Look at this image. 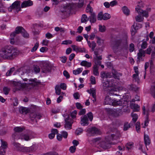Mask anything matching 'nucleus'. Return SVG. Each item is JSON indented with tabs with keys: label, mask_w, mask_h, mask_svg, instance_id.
<instances>
[{
	"label": "nucleus",
	"mask_w": 155,
	"mask_h": 155,
	"mask_svg": "<svg viewBox=\"0 0 155 155\" xmlns=\"http://www.w3.org/2000/svg\"><path fill=\"white\" fill-rule=\"evenodd\" d=\"M27 83H21L19 82H14L13 85L14 87V91L23 90L26 87L31 88L34 86L40 84L41 82L37 81L36 79H30Z\"/></svg>",
	"instance_id": "1"
},
{
	"label": "nucleus",
	"mask_w": 155,
	"mask_h": 155,
	"mask_svg": "<svg viewBox=\"0 0 155 155\" xmlns=\"http://www.w3.org/2000/svg\"><path fill=\"white\" fill-rule=\"evenodd\" d=\"M18 53L11 45L6 46L2 48L0 51V56L4 59L11 60L13 59Z\"/></svg>",
	"instance_id": "2"
},
{
	"label": "nucleus",
	"mask_w": 155,
	"mask_h": 155,
	"mask_svg": "<svg viewBox=\"0 0 155 155\" xmlns=\"http://www.w3.org/2000/svg\"><path fill=\"white\" fill-rule=\"evenodd\" d=\"M128 35L125 33L121 37V38L115 40L112 44L111 46L114 53L117 52L119 49H122L126 45Z\"/></svg>",
	"instance_id": "3"
},
{
	"label": "nucleus",
	"mask_w": 155,
	"mask_h": 155,
	"mask_svg": "<svg viewBox=\"0 0 155 155\" xmlns=\"http://www.w3.org/2000/svg\"><path fill=\"white\" fill-rule=\"evenodd\" d=\"M84 0H79V3L78 4L73 3L66 4L64 6V12H70L71 10L75 8L77 6L78 8L82 7L84 5Z\"/></svg>",
	"instance_id": "4"
},
{
	"label": "nucleus",
	"mask_w": 155,
	"mask_h": 155,
	"mask_svg": "<svg viewBox=\"0 0 155 155\" xmlns=\"http://www.w3.org/2000/svg\"><path fill=\"white\" fill-rule=\"evenodd\" d=\"M63 115L65 118L64 121L65 123L64 124L65 128L68 130L71 129L72 124L73 123L72 119L70 118V117L69 115H67V114H64Z\"/></svg>",
	"instance_id": "5"
},
{
	"label": "nucleus",
	"mask_w": 155,
	"mask_h": 155,
	"mask_svg": "<svg viewBox=\"0 0 155 155\" xmlns=\"http://www.w3.org/2000/svg\"><path fill=\"white\" fill-rule=\"evenodd\" d=\"M20 1H16L14 2L12 5L8 8L9 12L12 11L13 10L14 12L15 13H17L19 11L21 10L20 7Z\"/></svg>",
	"instance_id": "6"
},
{
	"label": "nucleus",
	"mask_w": 155,
	"mask_h": 155,
	"mask_svg": "<svg viewBox=\"0 0 155 155\" xmlns=\"http://www.w3.org/2000/svg\"><path fill=\"white\" fill-rule=\"evenodd\" d=\"M31 71V70L30 69V68L28 66H24L17 70L14 74V75L18 73L20 75H22L24 73H27L28 74L30 73Z\"/></svg>",
	"instance_id": "7"
},
{
	"label": "nucleus",
	"mask_w": 155,
	"mask_h": 155,
	"mask_svg": "<svg viewBox=\"0 0 155 155\" xmlns=\"http://www.w3.org/2000/svg\"><path fill=\"white\" fill-rule=\"evenodd\" d=\"M107 112L110 114L115 117H117L121 114V110L115 109H106Z\"/></svg>",
	"instance_id": "8"
},
{
	"label": "nucleus",
	"mask_w": 155,
	"mask_h": 155,
	"mask_svg": "<svg viewBox=\"0 0 155 155\" xmlns=\"http://www.w3.org/2000/svg\"><path fill=\"white\" fill-rule=\"evenodd\" d=\"M87 132L91 136H94L100 134L99 130L95 127H91V128H88L87 129Z\"/></svg>",
	"instance_id": "9"
},
{
	"label": "nucleus",
	"mask_w": 155,
	"mask_h": 155,
	"mask_svg": "<svg viewBox=\"0 0 155 155\" xmlns=\"http://www.w3.org/2000/svg\"><path fill=\"white\" fill-rule=\"evenodd\" d=\"M43 66L41 67L42 72L46 73L51 71V66L49 62H45L43 64Z\"/></svg>",
	"instance_id": "10"
},
{
	"label": "nucleus",
	"mask_w": 155,
	"mask_h": 155,
	"mask_svg": "<svg viewBox=\"0 0 155 155\" xmlns=\"http://www.w3.org/2000/svg\"><path fill=\"white\" fill-rule=\"evenodd\" d=\"M37 148V146L35 144H33L30 147H24L23 152H34L36 150Z\"/></svg>",
	"instance_id": "11"
},
{
	"label": "nucleus",
	"mask_w": 155,
	"mask_h": 155,
	"mask_svg": "<svg viewBox=\"0 0 155 155\" xmlns=\"http://www.w3.org/2000/svg\"><path fill=\"white\" fill-rule=\"evenodd\" d=\"M146 51L142 49L139 50V52L137 54V61L140 62V61L143 60L142 57H144L145 55Z\"/></svg>",
	"instance_id": "12"
},
{
	"label": "nucleus",
	"mask_w": 155,
	"mask_h": 155,
	"mask_svg": "<svg viewBox=\"0 0 155 155\" xmlns=\"http://www.w3.org/2000/svg\"><path fill=\"white\" fill-rule=\"evenodd\" d=\"M115 143H113L112 142L109 141H102L100 144V146L101 147L104 149H107L109 148L110 144H114Z\"/></svg>",
	"instance_id": "13"
},
{
	"label": "nucleus",
	"mask_w": 155,
	"mask_h": 155,
	"mask_svg": "<svg viewBox=\"0 0 155 155\" xmlns=\"http://www.w3.org/2000/svg\"><path fill=\"white\" fill-rule=\"evenodd\" d=\"M103 86L104 87V90L105 91H116L117 90V89L116 88H110L109 82L107 81L103 83Z\"/></svg>",
	"instance_id": "14"
},
{
	"label": "nucleus",
	"mask_w": 155,
	"mask_h": 155,
	"mask_svg": "<svg viewBox=\"0 0 155 155\" xmlns=\"http://www.w3.org/2000/svg\"><path fill=\"white\" fill-rule=\"evenodd\" d=\"M23 139L22 135L21 134L16 132H14L12 135V141H15L16 140L18 139Z\"/></svg>",
	"instance_id": "15"
},
{
	"label": "nucleus",
	"mask_w": 155,
	"mask_h": 155,
	"mask_svg": "<svg viewBox=\"0 0 155 155\" xmlns=\"http://www.w3.org/2000/svg\"><path fill=\"white\" fill-rule=\"evenodd\" d=\"M12 144L15 147V149L18 151L23 152L24 146H21L20 143L16 142L15 141H12Z\"/></svg>",
	"instance_id": "16"
},
{
	"label": "nucleus",
	"mask_w": 155,
	"mask_h": 155,
	"mask_svg": "<svg viewBox=\"0 0 155 155\" xmlns=\"http://www.w3.org/2000/svg\"><path fill=\"white\" fill-rule=\"evenodd\" d=\"M24 31V29L21 26H18L15 28V31L11 33V36L15 35L17 34L21 33L22 34L23 31Z\"/></svg>",
	"instance_id": "17"
},
{
	"label": "nucleus",
	"mask_w": 155,
	"mask_h": 155,
	"mask_svg": "<svg viewBox=\"0 0 155 155\" xmlns=\"http://www.w3.org/2000/svg\"><path fill=\"white\" fill-rule=\"evenodd\" d=\"M81 124L83 126L87 125L89 124L88 119L86 115L81 117Z\"/></svg>",
	"instance_id": "18"
},
{
	"label": "nucleus",
	"mask_w": 155,
	"mask_h": 155,
	"mask_svg": "<svg viewBox=\"0 0 155 155\" xmlns=\"http://www.w3.org/2000/svg\"><path fill=\"white\" fill-rule=\"evenodd\" d=\"M33 4V2L30 0L25 1L21 3V7L22 8H25L31 6Z\"/></svg>",
	"instance_id": "19"
},
{
	"label": "nucleus",
	"mask_w": 155,
	"mask_h": 155,
	"mask_svg": "<svg viewBox=\"0 0 155 155\" xmlns=\"http://www.w3.org/2000/svg\"><path fill=\"white\" fill-rule=\"evenodd\" d=\"M89 21L91 23H94L96 21V16L95 14L94 13H92L90 14V16L88 17Z\"/></svg>",
	"instance_id": "20"
},
{
	"label": "nucleus",
	"mask_w": 155,
	"mask_h": 155,
	"mask_svg": "<svg viewBox=\"0 0 155 155\" xmlns=\"http://www.w3.org/2000/svg\"><path fill=\"white\" fill-rule=\"evenodd\" d=\"M112 74L113 78L115 79H119L120 76H121L122 74L118 72L115 69H113L112 71Z\"/></svg>",
	"instance_id": "21"
},
{
	"label": "nucleus",
	"mask_w": 155,
	"mask_h": 155,
	"mask_svg": "<svg viewBox=\"0 0 155 155\" xmlns=\"http://www.w3.org/2000/svg\"><path fill=\"white\" fill-rule=\"evenodd\" d=\"M144 5L143 3L142 2H139V5H138L137 7L136 8V11L137 12H142V10H143L142 9Z\"/></svg>",
	"instance_id": "22"
},
{
	"label": "nucleus",
	"mask_w": 155,
	"mask_h": 155,
	"mask_svg": "<svg viewBox=\"0 0 155 155\" xmlns=\"http://www.w3.org/2000/svg\"><path fill=\"white\" fill-rule=\"evenodd\" d=\"M113 100L111 99L109 96L106 97L104 102L105 104H112Z\"/></svg>",
	"instance_id": "23"
},
{
	"label": "nucleus",
	"mask_w": 155,
	"mask_h": 155,
	"mask_svg": "<svg viewBox=\"0 0 155 155\" xmlns=\"http://www.w3.org/2000/svg\"><path fill=\"white\" fill-rule=\"evenodd\" d=\"M120 136V133L119 132H117L114 134H112L110 135V139L112 140H116L119 138Z\"/></svg>",
	"instance_id": "24"
},
{
	"label": "nucleus",
	"mask_w": 155,
	"mask_h": 155,
	"mask_svg": "<svg viewBox=\"0 0 155 155\" xmlns=\"http://www.w3.org/2000/svg\"><path fill=\"white\" fill-rule=\"evenodd\" d=\"M144 143L146 146L149 145L150 143V140L149 136L147 135L144 134Z\"/></svg>",
	"instance_id": "25"
},
{
	"label": "nucleus",
	"mask_w": 155,
	"mask_h": 155,
	"mask_svg": "<svg viewBox=\"0 0 155 155\" xmlns=\"http://www.w3.org/2000/svg\"><path fill=\"white\" fill-rule=\"evenodd\" d=\"M111 74L109 73H106L104 72H101V77L102 78H111Z\"/></svg>",
	"instance_id": "26"
},
{
	"label": "nucleus",
	"mask_w": 155,
	"mask_h": 155,
	"mask_svg": "<svg viewBox=\"0 0 155 155\" xmlns=\"http://www.w3.org/2000/svg\"><path fill=\"white\" fill-rule=\"evenodd\" d=\"M130 105L131 108L134 110V111L137 112L139 111L140 107L137 104L132 103Z\"/></svg>",
	"instance_id": "27"
},
{
	"label": "nucleus",
	"mask_w": 155,
	"mask_h": 155,
	"mask_svg": "<svg viewBox=\"0 0 155 155\" xmlns=\"http://www.w3.org/2000/svg\"><path fill=\"white\" fill-rule=\"evenodd\" d=\"M80 64L82 66H84L87 67H90L92 65L91 62H88L86 61H82L81 62Z\"/></svg>",
	"instance_id": "28"
},
{
	"label": "nucleus",
	"mask_w": 155,
	"mask_h": 155,
	"mask_svg": "<svg viewBox=\"0 0 155 155\" xmlns=\"http://www.w3.org/2000/svg\"><path fill=\"white\" fill-rule=\"evenodd\" d=\"M25 128L24 127H17L14 128V131L15 132L18 133L23 131L24 130H25Z\"/></svg>",
	"instance_id": "29"
},
{
	"label": "nucleus",
	"mask_w": 155,
	"mask_h": 155,
	"mask_svg": "<svg viewBox=\"0 0 155 155\" xmlns=\"http://www.w3.org/2000/svg\"><path fill=\"white\" fill-rule=\"evenodd\" d=\"M122 10L123 12L126 15H128L130 13V11L128 8L124 6L122 8Z\"/></svg>",
	"instance_id": "30"
},
{
	"label": "nucleus",
	"mask_w": 155,
	"mask_h": 155,
	"mask_svg": "<svg viewBox=\"0 0 155 155\" xmlns=\"http://www.w3.org/2000/svg\"><path fill=\"white\" fill-rule=\"evenodd\" d=\"M133 124L131 123L128 124L127 122H125L124 123V130H127L129 128H130L131 126H132Z\"/></svg>",
	"instance_id": "31"
},
{
	"label": "nucleus",
	"mask_w": 155,
	"mask_h": 155,
	"mask_svg": "<svg viewBox=\"0 0 155 155\" xmlns=\"http://www.w3.org/2000/svg\"><path fill=\"white\" fill-rule=\"evenodd\" d=\"M122 105V102L120 100L117 101L116 100H113L112 103V105L114 106H121Z\"/></svg>",
	"instance_id": "32"
},
{
	"label": "nucleus",
	"mask_w": 155,
	"mask_h": 155,
	"mask_svg": "<svg viewBox=\"0 0 155 155\" xmlns=\"http://www.w3.org/2000/svg\"><path fill=\"white\" fill-rule=\"evenodd\" d=\"M99 67L97 64H95L93 67V73L96 76H98L99 75V73L98 71Z\"/></svg>",
	"instance_id": "33"
},
{
	"label": "nucleus",
	"mask_w": 155,
	"mask_h": 155,
	"mask_svg": "<svg viewBox=\"0 0 155 155\" xmlns=\"http://www.w3.org/2000/svg\"><path fill=\"white\" fill-rule=\"evenodd\" d=\"M147 113L145 117V120L144 122V126L143 127H145L148 126V124L149 123V120L148 119V114L149 113V110H147L146 111Z\"/></svg>",
	"instance_id": "34"
},
{
	"label": "nucleus",
	"mask_w": 155,
	"mask_h": 155,
	"mask_svg": "<svg viewBox=\"0 0 155 155\" xmlns=\"http://www.w3.org/2000/svg\"><path fill=\"white\" fill-rule=\"evenodd\" d=\"M129 88L130 90L133 91H138L139 88L137 87L134 84H131L129 85Z\"/></svg>",
	"instance_id": "35"
},
{
	"label": "nucleus",
	"mask_w": 155,
	"mask_h": 155,
	"mask_svg": "<svg viewBox=\"0 0 155 155\" xmlns=\"http://www.w3.org/2000/svg\"><path fill=\"white\" fill-rule=\"evenodd\" d=\"M87 91L90 94H92V96L94 98L96 97V89L94 88H91L90 89V91L89 90H87Z\"/></svg>",
	"instance_id": "36"
},
{
	"label": "nucleus",
	"mask_w": 155,
	"mask_h": 155,
	"mask_svg": "<svg viewBox=\"0 0 155 155\" xmlns=\"http://www.w3.org/2000/svg\"><path fill=\"white\" fill-rule=\"evenodd\" d=\"M91 2L90 3L87 5L86 9V12L89 13L90 14L92 13H93V9L90 5V3H91Z\"/></svg>",
	"instance_id": "37"
},
{
	"label": "nucleus",
	"mask_w": 155,
	"mask_h": 155,
	"mask_svg": "<svg viewBox=\"0 0 155 155\" xmlns=\"http://www.w3.org/2000/svg\"><path fill=\"white\" fill-rule=\"evenodd\" d=\"M134 146V143L133 142H130L127 143L126 145V148L129 151L131 150Z\"/></svg>",
	"instance_id": "38"
},
{
	"label": "nucleus",
	"mask_w": 155,
	"mask_h": 155,
	"mask_svg": "<svg viewBox=\"0 0 155 155\" xmlns=\"http://www.w3.org/2000/svg\"><path fill=\"white\" fill-rule=\"evenodd\" d=\"M131 116L132 117V121L133 123L134 124L137 121L138 119V115L136 114L132 113L131 114Z\"/></svg>",
	"instance_id": "39"
},
{
	"label": "nucleus",
	"mask_w": 155,
	"mask_h": 155,
	"mask_svg": "<svg viewBox=\"0 0 155 155\" xmlns=\"http://www.w3.org/2000/svg\"><path fill=\"white\" fill-rule=\"evenodd\" d=\"M55 93L57 95H60L61 94V89L59 85H56L55 87Z\"/></svg>",
	"instance_id": "40"
},
{
	"label": "nucleus",
	"mask_w": 155,
	"mask_h": 155,
	"mask_svg": "<svg viewBox=\"0 0 155 155\" xmlns=\"http://www.w3.org/2000/svg\"><path fill=\"white\" fill-rule=\"evenodd\" d=\"M20 112L21 114H27L28 112V110L25 107H21L19 109Z\"/></svg>",
	"instance_id": "41"
},
{
	"label": "nucleus",
	"mask_w": 155,
	"mask_h": 155,
	"mask_svg": "<svg viewBox=\"0 0 155 155\" xmlns=\"http://www.w3.org/2000/svg\"><path fill=\"white\" fill-rule=\"evenodd\" d=\"M89 20L88 18L85 14L82 15L81 17V22L82 23L88 21Z\"/></svg>",
	"instance_id": "42"
},
{
	"label": "nucleus",
	"mask_w": 155,
	"mask_h": 155,
	"mask_svg": "<svg viewBox=\"0 0 155 155\" xmlns=\"http://www.w3.org/2000/svg\"><path fill=\"white\" fill-rule=\"evenodd\" d=\"M154 85L151 86V94L153 97H155V82H153Z\"/></svg>",
	"instance_id": "43"
},
{
	"label": "nucleus",
	"mask_w": 155,
	"mask_h": 155,
	"mask_svg": "<svg viewBox=\"0 0 155 155\" xmlns=\"http://www.w3.org/2000/svg\"><path fill=\"white\" fill-rule=\"evenodd\" d=\"M107 81L109 82L110 88H111L112 87H113L115 86L114 83L115 80L114 79L110 80H108Z\"/></svg>",
	"instance_id": "44"
},
{
	"label": "nucleus",
	"mask_w": 155,
	"mask_h": 155,
	"mask_svg": "<svg viewBox=\"0 0 155 155\" xmlns=\"http://www.w3.org/2000/svg\"><path fill=\"white\" fill-rule=\"evenodd\" d=\"M133 81L135 82H137L138 83L139 82L140 80L138 78V74H134L133 75Z\"/></svg>",
	"instance_id": "45"
},
{
	"label": "nucleus",
	"mask_w": 155,
	"mask_h": 155,
	"mask_svg": "<svg viewBox=\"0 0 155 155\" xmlns=\"http://www.w3.org/2000/svg\"><path fill=\"white\" fill-rule=\"evenodd\" d=\"M15 70V68L12 67L8 70L6 74V75L7 76H10L12 74V73Z\"/></svg>",
	"instance_id": "46"
},
{
	"label": "nucleus",
	"mask_w": 155,
	"mask_h": 155,
	"mask_svg": "<svg viewBox=\"0 0 155 155\" xmlns=\"http://www.w3.org/2000/svg\"><path fill=\"white\" fill-rule=\"evenodd\" d=\"M131 32V34L132 35H135L137 31L135 27H134V25H133L131 28L130 30Z\"/></svg>",
	"instance_id": "47"
},
{
	"label": "nucleus",
	"mask_w": 155,
	"mask_h": 155,
	"mask_svg": "<svg viewBox=\"0 0 155 155\" xmlns=\"http://www.w3.org/2000/svg\"><path fill=\"white\" fill-rule=\"evenodd\" d=\"M135 18L136 21L139 22H141L143 20V18L140 15H138L136 16Z\"/></svg>",
	"instance_id": "48"
},
{
	"label": "nucleus",
	"mask_w": 155,
	"mask_h": 155,
	"mask_svg": "<svg viewBox=\"0 0 155 155\" xmlns=\"http://www.w3.org/2000/svg\"><path fill=\"white\" fill-rule=\"evenodd\" d=\"M142 12H137L140 15H143V16L147 18L148 17V13L147 11H143L142 10Z\"/></svg>",
	"instance_id": "49"
},
{
	"label": "nucleus",
	"mask_w": 155,
	"mask_h": 155,
	"mask_svg": "<svg viewBox=\"0 0 155 155\" xmlns=\"http://www.w3.org/2000/svg\"><path fill=\"white\" fill-rule=\"evenodd\" d=\"M10 88L6 87H4L3 89L4 94L5 95H7L9 93L10 91Z\"/></svg>",
	"instance_id": "50"
},
{
	"label": "nucleus",
	"mask_w": 155,
	"mask_h": 155,
	"mask_svg": "<svg viewBox=\"0 0 155 155\" xmlns=\"http://www.w3.org/2000/svg\"><path fill=\"white\" fill-rule=\"evenodd\" d=\"M154 47H153L152 46H149L147 49V54H150L151 53V51L154 50Z\"/></svg>",
	"instance_id": "51"
},
{
	"label": "nucleus",
	"mask_w": 155,
	"mask_h": 155,
	"mask_svg": "<svg viewBox=\"0 0 155 155\" xmlns=\"http://www.w3.org/2000/svg\"><path fill=\"white\" fill-rule=\"evenodd\" d=\"M82 70V68H78L77 70L73 71V73L75 75H77L81 73Z\"/></svg>",
	"instance_id": "52"
},
{
	"label": "nucleus",
	"mask_w": 155,
	"mask_h": 155,
	"mask_svg": "<svg viewBox=\"0 0 155 155\" xmlns=\"http://www.w3.org/2000/svg\"><path fill=\"white\" fill-rule=\"evenodd\" d=\"M85 51V49L84 48H81L80 47H79L77 46V48H76V50L75 51L77 52H84Z\"/></svg>",
	"instance_id": "53"
},
{
	"label": "nucleus",
	"mask_w": 155,
	"mask_h": 155,
	"mask_svg": "<svg viewBox=\"0 0 155 155\" xmlns=\"http://www.w3.org/2000/svg\"><path fill=\"white\" fill-rule=\"evenodd\" d=\"M99 31L101 32H104L106 30V27L105 26H102L101 25H99Z\"/></svg>",
	"instance_id": "54"
},
{
	"label": "nucleus",
	"mask_w": 155,
	"mask_h": 155,
	"mask_svg": "<svg viewBox=\"0 0 155 155\" xmlns=\"http://www.w3.org/2000/svg\"><path fill=\"white\" fill-rule=\"evenodd\" d=\"M103 20H108L110 18V15L107 13H105L103 14Z\"/></svg>",
	"instance_id": "55"
},
{
	"label": "nucleus",
	"mask_w": 155,
	"mask_h": 155,
	"mask_svg": "<svg viewBox=\"0 0 155 155\" xmlns=\"http://www.w3.org/2000/svg\"><path fill=\"white\" fill-rule=\"evenodd\" d=\"M33 68L35 71L36 73H39L40 72V68L37 65H34Z\"/></svg>",
	"instance_id": "56"
},
{
	"label": "nucleus",
	"mask_w": 155,
	"mask_h": 155,
	"mask_svg": "<svg viewBox=\"0 0 155 155\" xmlns=\"http://www.w3.org/2000/svg\"><path fill=\"white\" fill-rule=\"evenodd\" d=\"M147 45V42L145 41H143L142 42V44L141 45V48L143 50V49H144L146 48Z\"/></svg>",
	"instance_id": "57"
},
{
	"label": "nucleus",
	"mask_w": 155,
	"mask_h": 155,
	"mask_svg": "<svg viewBox=\"0 0 155 155\" xmlns=\"http://www.w3.org/2000/svg\"><path fill=\"white\" fill-rule=\"evenodd\" d=\"M103 15L102 12H100L98 14L97 19L98 20H101L103 19Z\"/></svg>",
	"instance_id": "58"
},
{
	"label": "nucleus",
	"mask_w": 155,
	"mask_h": 155,
	"mask_svg": "<svg viewBox=\"0 0 155 155\" xmlns=\"http://www.w3.org/2000/svg\"><path fill=\"white\" fill-rule=\"evenodd\" d=\"M39 46V43H38L37 42L34 46L32 48L31 50V51L32 52H34L38 48Z\"/></svg>",
	"instance_id": "59"
},
{
	"label": "nucleus",
	"mask_w": 155,
	"mask_h": 155,
	"mask_svg": "<svg viewBox=\"0 0 155 155\" xmlns=\"http://www.w3.org/2000/svg\"><path fill=\"white\" fill-rule=\"evenodd\" d=\"M22 36L25 38H28L29 37V35L27 31L24 29L22 33Z\"/></svg>",
	"instance_id": "60"
},
{
	"label": "nucleus",
	"mask_w": 155,
	"mask_h": 155,
	"mask_svg": "<svg viewBox=\"0 0 155 155\" xmlns=\"http://www.w3.org/2000/svg\"><path fill=\"white\" fill-rule=\"evenodd\" d=\"M136 125V128L137 131L138 132H139L140 131V123L138 121L137 122L136 124H135Z\"/></svg>",
	"instance_id": "61"
},
{
	"label": "nucleus",
	"mask_w": 155,
	"mask_h": 155,
	"mask_svg": "<svg viewBox=\"0 0 155 155\" xmlns=\"http://www.w3.org/2000/svg\"><path fill=\"white\" fill-rule=\"evenodd\" d=\"M134 50V45L133 43H131L130 45L129 51L132 52Z\"/></svg>",
	"instance_id": "62"
},
{
	"label": "nucleus",
	"mask_w": 155,
	"mask_h": 155,
	"mask_svg": "<svg viewBox=\"0 0 155 155\" xmlns=\"http://www.w3.org/2000/svg\"><path fill=\"white\" fill-rule=\"evenodd\" d=\"M90 81L92 84H96V80L94 77L93 76H91Z\"/></svg>",
	"instance_id": "63"
},
{
	"label": "nucleus",
	"mask_w": 155,
	"mask_h": 155,
	"mask_svg": "<svg viewBox=\"0 0 155 155\" xmlns=\"http://www.w3.org/2000/svg\"><path fill=\"white\" fill-rule=\"evenodd\" d=\"M83 131V129L81 128H80L77 129L75 131V133L77 135H79V134H81V133H82Z\"/></svg>",
	"instance_id": "64"
}]
</instances>
